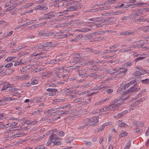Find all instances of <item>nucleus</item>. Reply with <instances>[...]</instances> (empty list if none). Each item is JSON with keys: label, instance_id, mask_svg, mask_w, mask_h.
<instances>
[{"label": "nucleus", "instance_id": "nucleus-26", "mask_svg": "<svg viewBox=\"0 0 149 149\" xmlns=\"http://www.w3.org/2000/svg\"><path fill=\"white\" fill-rule=\"evenodd\" d=\"M17 6V3H15L14 4H13V5H12V6H10V8H12V9L13 10H12L13 11H14L15 10H16V8L15 9V8Z\"/></svg>", "mask_w": 149, "mask_h": 149}, {"label": "nucleus", "instance_id": "nucleus-58", "mask_svg": "<svg viewBox=\"0 0 149 149\" xmlns=\"http://www.w3.org/2000/svg\"><path fill=\"white\" fill-rule=\"evenodd\" d=\"M82 99L80 98H77V99L74 100V102H81Z\"/></svg>", "mask_w": 149, "mask_h": 149}, {"label": "nucleus", "instance_id": "nucleus-36", "mask_svg": "<svg viewBox=\"0 0 149 149\" xmlns=\"http://www.w3.org/2000/svg\"><path fill=\"white\" fill-rule=\"evenodd\" d=\"M25 135V134L24 133H18L17 134H16V136H15V137H21L22 136Z\"/></svg>", "mask_w": 149, "mask_h": 149}, {"label": "nucleus", "instance_id": "nucleus-62", "mask_svg": "<svg viewBox=\"0 0 149 149\" xmlns=\"http://www.w3.org/2000/svg\"><path fill=\"white\" fill-rule=\"evenodd\" d=\"M137 125H138L140 126L141 127L144 125L143 123L141 122H139L137 123Z\"/></svg>", "mask_w": 149, "mask_h": 149}, {"label": "nucleus", "instance_id": "nucleus-6", "mask_svg": "<svg viewBox=\"0 0 149 149\" xmlns=\"http://www.w3.org/2000/svg\"><path fill=\"white\" fill-rule=\"evenodd\" d=\"M70 107H69V109H68L67 110H62L61 111H59L58 113L57 112H54L52 113V114L51 115H52L53 116H54L55 115H56V114H57L58 115H62L63 114H67L69 113V109H70Z\"/></svg>", "mask_w": 149, "mask_h": 149}, {"label": "nucleus", "instance_id": "nucleus-46", "mask_svg": "<svg viewBox=\"0 0 149 149\" xmlns=\"http://www.w3.org/2000/svg\"><path fill=\"white\" fill-rule=\"evenodd\" d=\"M17 125V123H10V127H13L16 126Z\"/></svg>", "mask_w": 149, "mask_h": 149}, {"label": "nucleus", "instance_id": "nucleus-38", "mask_svg": "<svg viewBox=\"0 0 149 149\" xmlns=\"http://www.w3.org/2000/svg\"><path fill=\"white\" fill-rule=\"evenodd\" d=\"M35 149H45V148L43 146L40 145L36 147Z\"/></svg>", "mask_w": 149, "mask_h": 149}, {"label": "nucleus", "instance_id": "nucleus-8", "mask_svg": "<svg viewBox=\"0 0 149 149\" xmlns=\"http://www.w3.org/2000/svg\"><path fill=\"white\" fill-rule=\"evenodd\" d=\"M55 16V15L54 14H51L50 13L45 14L43 16L44 19H49Z\"/></svg>", "mask_w": 149, "mask_h": 149}, {"label": "nucleus", "instance_id": "nucleus-31", "mask_svg": "<svg viewBox=\"0 0 149 149\" xmlns=\"http://www.w3.org/2000/svg\"><path fill=\"white\" fill-rule=\"evenodd\" d=\"M121 103H117L116 104H115L112 106V108H118L121 105Z\"/></svg>", "mask_w": 149, "mask_h": 149}, {"label": "nucleus", "instance_id": "nucleus-37", "mask_svg": "<svg viewBox=\"0 0 149 149\" xmlns=\"http://www.w3.org/2000/svg\"><path fill=\"white\" fill-rule=\"evenodd\" d=\"M145 58V57H139V58H136V59H135L134 61L135 62H137V61H138L140 60H141Z\"/></svg>", "mask_w": 149, "mask_h": 149}, {"label": "nucleus", "instance_id": "nucleus-7", "mask_svg": "<svg viewBox=\"0 0 149 149\" xmlns=\"http://www.w3.org/2000/svg\"><path fill=\"white\" fill-rule=\"evenodd\" d=\"M78 5L77 4V5L72 6L70 7H68V8L67 9L66 11H73L77 10L79 8Z\"/></svg>", "mask_w": 149, "mask_h": 149}, {"label": "nucleus", "instance_id": "nucleus-19", "mask_svg": "<svg viewBox=\"0 0 149 149\" xmlns=\"http://www.w3.org/2000/svg\"><path fill=\"white\" fill-rule=\"evenodd\" d=\"M105 37H104L101 36L99 38H96L94 39L95 41H100L104 39Z\"/></svg>", "mask_w": 149, "mask_h": 149}, {"label": "nucleus", "instance_id": "nucleus-28", "mask_svg": "<svg viewBox=\"0 0 149 149\" xmlns=\"http://www.w3.org/2000/svg\"><path fill=\"white\" fill-rule=\"evenodd\" d=\"M84 123L85 124L84 125H83L82 126H81V127H80L79 129H81V128H84L86 127H89V125L87 123H85V122L84 121Z\"/></svg>", "mask_w": 149, "mask_h": 149}, {"label": "nucleus", "instance_id": "nucleus-24", "mask_svg": "<svg viewBox=\"0 0 149 149\" xmlns=\"http://www.w3.org/2000/svg\"><path fill=\"white\" fill-rule=\"evenodd\" d=\"M95 63H98V61H94V60H90L89 61V65H92Z\"/></svg>", "mask_w": 149, "mask_h": 149}, {"label": "nucleus", "instance_id": "nucleus-3", "mask_svg": "<svg viewBox=\"0 0 149 149\" xmlns=\"http://www.w3.org/2000/svg\"><path fill=\"white\" fill-rule=\"evenodd\" d=\"M59 137H58L57 135L54 134H52L49 137V139L47 142V143L48 144V145L52 143V142L54 141H59Z\"/></svg>", "mask_w": 149, "mask_h": 149}, {"label": "nucleus", "instance_id": "nucleus-18", "mask_svg": "<svg viewBox=\"0 0 149 149\" xmlns=\"http://www.w3.org/2000/svg\"><path fill=\"white\" fill-rule=\"evenodd\" d=\"M141 82L144 84H149V79H146L141 80Z\"/></svg>", "mask_w": 149, "mask_h": 149}, {"label": "nucleus", "instance_id": "nucleus-56", "mask_svg": "<svg viewBox=\"0 0 149 149\" xmlns=\"http://www.w3.org/2000/svg\"><path fill=\"white\" fill-rule=\"evenodd\" d=\"M11 3V1H9L8 2H6L5 3V6L6 7L8 6L9 5H10Z\"/></svg>", "mask_w": 149, "mask_h": 149}, {"label": "nucleus", "instance_id": "nucleus-57", "mask_svg": "<svg viewBox=\"0 0 149 149\" xmlns=\"http://www.w3.org/2000/svg\"><path fill=\"white\" fill-rule=\"evenodd\" d=\"M104 128V125H102L100 127L99 129L98 132L101 131L103 130Z\"/></svg>", "mask_w": 149, "mask_h": 149}, {"label": "nucleus", "instance_id": "nucleus-54", "mask_svg": "<svg viewBox=\"0 0 149 149\" xmlns=\"http://www.w3.org/2000/svg\"><path fill=\"white\" fill-rule=\"evenodd\" d=\"M85 143L87 145L89 146H91L92 145L91 143L89 141H84Z\"/></svg>", "mask_w": 149, "mask_h": 149}, {"label": "nucleus", "instance_id": "nucleus-44", "mask_svg": "<svg viewBox=\"0 0 149 149\" xmlns=\"http://www.w3.org/2000/svg\"><path fill=\"white\" fill-rule=\"evenodd\" d=\"M127 133L126 132L124 131L121 133L120 136L121 137H123L127 135Z\"/></svg>", "mask_w": 149, "mask_h": 149}, {"label": "nucleus", "instance_id": "nucleus-29", "mask_svg": "<svg viewBox=\"0 0 149 149\" xmlns=\"http://www.w3.org/2000/svg\"><path fill=\"white\" fill-rule=\"evenodd\" d=\"M78 56L79 57H74V59H78V60L81 59H82V57L81 56L82 55V54L81 53H78Z\"/></svg>", "mask_w": 149, "mask_h": 149}, {"label": "nucleus", "instance_id": "nucleus-59", "mask_svg": "<svg viewBox=\"0 0 149 149\" xmlns=\"http://www.w3.org/2000/svg\"><path fill=\"white\" fill-rule=\"evenodd\" d=\"M145 99V97H144L142 98L141 99H140L137 100V101H138L139 103H140L141 102L144 101Z\"/></svg>", "mask_w": 149, "mask_h": 149}, {"label": "nucleus", "instance_id": "nucleus-42", "mask_svg": "<svg viewBox=\"0 0 149 149\" xmlns=\"http://www.w3.org/2000/svg\"><path fill=\"white\" fill-rule=\"evenodd\" d=\"M73 67V66H72ZM81 67V66L80 65H76L74 66L72 68L73 69H75L76 70H77L78 69H79Z\"/></svg>", "mask_w": 149, "mask_h": 149}, {"label": "nucleus", "instance_id": "nucleus-13", "mask_svg": "<svg viewBox=\"0 0 149 149\" xmlns=\"http://www.w3.org/2000/svg\"><path fill=\"white\" fill-rule=\"evenodd\" d=\"M117 125L120 127H125L126 124L123 123L122 122V121H118L117 122Z\"/></svg>", "mask_w": 149, "mask_h": 149}, {"label": "nucleus", "instance_id": "nucleus-15", "mask_svg": "<svg viewBox=\"0 0 149 149\" xmlns=\"http://www.w3.org/2000/svg\"><path fill=\"white\" fill-rule=\"evenodd\" d=\"M128 98V97H126L124 98H120L118 99V103H121V104H122L123 103V101L124 100H125L127 99Z\"/></svg>", "mask_w": 149, "mask_h": 149}, {"label": "nucleus", "instance_id": "nucleus-23", "mask_svg": "<svg viewBox=\"0 0 149 149\" xmlns=\"http://www.w3.org/2000/svg\"><path fill=\"white\" fill-rule=\"evenodd\" d=\"M47 91H50L51 92H56L57 91V89L55 88H48L46 90Z\"/></svg>", "mask_w": 149, "mask_h": 149}, {"label": "nucleus", "instance_id": "nucleus-14", "mask_svg": "<svg viewBox=\"0 0 149 149\" xmlns=\"http://www.w3.org/2000/svg\"><path fill=\"white\" fill-rule=\"evenodd\" d=\"M110 8V7L109 6H104L103 7H100L99 8H98L97 9V11H98L99 10H107L109 9Z\"/></svg>", "mask_w": 149, "mask_h": 149}, {"label": "nucleus", "instance_id": "nucleus-2", "mask_svg": "<svg viewBox=\"0 0 149 149\" xmlns=\"http://www.w3.org/2000/svg\"><path fill=\"white\" fill-rule=\"evenodd\" d=\"M99 117H94L91 118H87L84 120L85 123L87 124L89 126H94L97 122L99 121Z\"/></svg>", "mask_w": 149, "mask_h": 149}, {"label": "nucleus", "instance_id": "nucleus-25", "mask_svg": "<svg viewBox=\"0 0 149 149\" xmlns=\"http://www.w3.org/2000/svg\"><path fill=\"white\" fill-rule=\"evenodd\" d=\"M138 9L135 10L134 11V14L135 15V16H138L140 15L139 13Z\"/></svg>", "mask_w": 149, "mask_h": 149}, {"label": "nucleus", "instance_id": "nucleus-47", "mask_svg": "<svg viewBox=\"0 0 149 149\" xmlns=\"http://www.w3.org/2000/svg\"><path fill=\"white\" fill-rule=\"evenodd\" d=\"M118 99L114 100L111 102V104L112 105H113L114 104H115L116 103L117 104L118 102Z\"/></svg>", "mask_w": 149, "mask_h": 149}, {"label": "nucleus", "instance_id": "nucleus-11", "mask_svg": "<svg viewBox=\"0 0 149 149\" xmlns=\"http://www.w3.org/2000/svg\"><path fill=\"white\" fill-rule=\"evenodd\" d=\"M128 113V111L127 110H125L121 112L120 113H118V115L116 116L117 118H120L122 117L124 114L127 113Z\"/></svg>", "mask_w": 149, "mask_h": 149}, {"label": "nucleus", "instance_id": "nucleus-48", "mask_svg": "<svg viewBox=\"0 0 149 149\" xmlns=\"http://www.w3.org/2000/svg\"><path fill=\"white\" fill-rule=\"evenodd\" d=\"M110 1H109V0H108L107 1H106V2H104L103 3V4H102L101 5H102V6H103V5L107 6L108 5H110Z\"/></svg>", "mask_w": 149, "mask_h": 149}, {"label": "nucleus", "instance_id": "nucleus-41", "mask_svg": "<svg viewBox=\"0 0 149 149\" xmlns=\"http://www.w3.org/2000/svg\"><path fill=\"white\" fill-rule=\"evenodd\" d=\"M27 68L25 67H23L21 70V73L22 74L24 72L27 71Z\"/></svg>", "mask_w": 149, "mask_h": 149}, {"label": "nucleus", "instance_id": "nucleus-30", "mask_svg": "<svg viewBox=\"0 0 149 149\" xmlns=\"http://www.w3.org/2000/svg\"><path fill=\"white\" fill-rule=\"evenodd\" d=\"M108 71L111 74H115L116 73V72H115V71H116V70H114L113 68H111Z\"/></svg>", "mask_w": 149, "mask_h": 149}, {"label": "nucleus", "instance_id": "nucleus-5", "mask_svg": "<svg viewBox=\"0 0 149 149\" xmlns=\"http://www.w3.org/2000/svg\"><path fill=\"white\" fill-rule=\"evenodd\" d=\"M48 9V7L47 6H44L42 5H38L35 7L33 9V10H39L40 11H45Z\"/></svg>", "mask_w": 149, "mask_h": 149}, {"label": "nucleus", "instance_id": "nucleus-27", "mask_svg": "<svg viewBox=\"0 0 149 149\" xmlns=\"http://www.w3.org/2000/svg\"><path fill=\"white\" fill-rule=\"evenodd\" d=\"M53 144L54 145H60L61 144V143L60 141H59V140L58 141V140H56V141H53Z\"/></svg>", "mask_w": 149, "mask_h": 149}, {"label": "nucleus", "instance_id": "nucleus-45", "mask_svg": "<svg viewBox=\"0 0 149 149\" xmlns=\"http://www.w3.org/2000/svg\"><path fill=\"white\" fill-rule=\"evenodd\" d=\"M13 65L12 63H8L6 64V65H5V67L6 68H10L11 66H12Z\"/></svg>", "mask_w": 149, "mask_h": 149}, {"label": "nucleus", "instance_id": "nucleus-53", "mask_svg": "<svg viewBox=\"0 0 149 149\" xmlns=\"http://www.w3.org/2000/svg\"><path fill=\"white\" fill-rule=\"evenodd\" d=\"M13 33V31H11L10 32H9V33H8V34H7L6 35V37L10 36H11L12 35V34Z\"/></svg>", "mask_w": 149, "mask_h": 149}, {"label": "nucleus", "instance_id": "nucleus-10", "mask_svg": "<svg viewBox=\"0 0 149 149\" xmlns=\"http://www.w3.org/2000/svg\"><path fill=\"white\" fill-rule=\"evenodd\" d=\"M136 79H134L130 82H129L128 83L125 85H124L123 86L124 88V89H126L128 87H129L131 85H132L135 83L136 81Z\"/></svg>", "mask_w": 149, "mask_h": 149}, {"label": "nucleus", "instance_id": "nucleus-1", "mask_svg": "<svg viewBox=\"0 0 149 149\" xmlns=\"http://www.w3.org/2000/svg\"><path fill=\"white\" fill-rule=\"evenodd\" d=\"M69 3L67 2L61 1L60 2L59 4H57L55 6V7L59 8V10L62 11V12H60V13H65L67 11V9L68 8V5L69 4Z\"/></svg>", "mask_w": 149, "mask_h": 149}, {"label": "nucleus", "instance_id": "nucleus-50", "mask_svg": "<svg viewBox=\"0 0 149 149\" xmlns=\"http://www.w3.org/2000/svg\"><path fill=\"white\" fill-rule=\"evenodd\" d=\"M132 64V63L130 62H127L125 64V65L126 66H130Z\"/></svg>", "mask_w": 149, "mask_h": 149}, {"label": "nucleus", "instance_id": "nucleus-21", "mask_svg": "<svg viewBox=\"0 0 149 149\" xmlns=\"http://www.w3.org/2000/svg\"><path fill=\"white\" fill-rule=\"evenodd\" d=\"M121 70H121L120 71L118 72V74H120V73H123L124 74H125L126 73V72H127V69H123L122 68Z\"/></svg>", "mask_w": 149, "mask_h": 149}, {"label": "nucleus", "instance_id": "nucleus-20", "mask_svg": "<svg viewBox=\"0 0 149 149\" xmlns=\"http://www.w3.org/2000/svg\"><path fill=\"white\" fill-rule=\"evenodd\" d=\"M143 132V130L141 129H140L139 128L135 129L134 130V132H136L139 134H140Z\"/></svg>", "mask_w": 149, "mask_h": 149}, {"label": "nucleus", "instance_id": "nucleus-63", "mask_svg": "<svg viewBox=\"0 0 149 149\" xmlns=\"http://www.w3.org/2000/svg\"><path fill=\"white\" fill-rule=\"evenodd\" d=\"M28 75H23L22 77H20V79L22 80L25 79L26 78H27V77H28Z\"/></svg>", "mask_w": 149, "mask_h": 149}, {"label": "nucleus", "instance_id": "nucleus-61", "mask_svg": "<svg viewBox=\"0 0 149 149\" xmlns=\"http://www.w3.org/2000/svg\"><path fill=\"white\" fill-rule=\"evenodd\" d=\"M61 72H57V71H55L54 72V73L57 75V76L59 77V78L61 77V76H60V75H61L60 73Z\"/></svg>", "mask_w": 149, "mask_h": 149}, {"label": "nucleus", "instance_id": "nucleus-9", "mask_svg": "<svg viewBox=\"0 0 149 149\" xmlns=\"http://www.w3.org/2000/svg\"><path fill=\"white\" fill-rule=\"evenodd\" d=\"M137 21L138 22H147V23L149 22V19L143 18V16L141 17L139 19H137Z\"/></svg>", "mask_w": 149, "mask_h": 149}, {"label": "nucleus", "instance_id": "nucleus-32", "mask_svg": "<svg viewBox=\"0 0 149 149\" xmlns=\"http://www.w3.org/2000/svg\"><path fill=\"white\" fill-rule=\"evenodd\" d=\"M97 73V72H94V73H91L88 74V76L91 77H93L95 76H97L98 75Z\"/></svg>", "mask_w": 149, "mask_h": 149}, {"label": "nucleus", "instance_id": "nucleus-35", "mask_svg": "<svg viewBox=\"0 0 149 149\" xmlns=\"http://www.w3.org/2000/svg\"><path fill=\"white\" fill-rule=\"evenodd\" d=\"M139 104L138 101H136L134 102L131 104V106L133 107L138 105Z\"/></svg>", "mask_w": 149, "mask_h": 149}, {"label": "nucleus", "instance_id": "nucleus-51", "mask_svg": "<svg viewBox=\"0 0 149 149\" xmlns=\"http://www.w3.org/2000/svg\"><path fill=\"white\" fill-rule=\"evenodd\" d=\"M113 90L111 89H108L106 91V92L108 94L110 93L113 92Z\"/></svg>", "mask_w": 149, "mask_h": 149}, {"label": "nucleus", "instance_id": "nucleus-55", "mask_svg": "<svg viewBox=\"0 0 149 149\" xmlns=\"http://www.w3.org/2000/svg\"><path fill=\"white\" fill-rule=\"evenodd\" d=\"M147 28V27L146 26H143V27H139L138 28V29L140 30H146V29Z\"/></svg>", "mask_w": 149, "mask_h": 149}, {"label": "nucleus", "instance_id": "nucleus-33", "mask_svg": "<svg viewBox=\"0 0 149 149\" xmlns=\"http://www.w3.org/2000/svg\"><path fill=\"white\" fill-rule=\"evenodd\" d=\"M129 93L128 90H126L123 92L121 93L122 97H124L128 93Z\"/></svg>", "mask_w": 149, "mask_h": 149}, {"label": "nucleus", "instance_id": "nucleus-22", "mask_svg": "<svg viewBox=\"0 0 149 149\" xmlns=\"http://www.w3.org/2000/svg\"><path fill=\"white\" fill-rule=\"evenodd\" d=\"M85 71L84 70H80L79 71V74L80 75H82V77H85V75L84 74H85Z\"/></svg>", "mask_w": 149, "mask_h": 149}, {"label": "nucleus", "instance_id": "nucleus-40", "mask_svg": "<svg viewBox=\"0 0 149 149\" xmlns=\"http://www.w3.org/2000/svg\"><path fill=\"white\" fill-rule=\"evenodd\" d=\"M3 100L6 101H9L11 100L12 98L9 97H4Z\"/></svg>", "mask_w": 149, "mask_h": 149}, {"label": "nucleus", "instance_id": "nucleus-64", "mask_svg": "<svg viewBox=\"0 0 149 149\" xmlns=\"http://www.w3.org/2000/svg\"><path fill=\"white\" fill-rule=\"evenodd\" d=\"M100 110H94L92 112V113L93 114H96L97 113H98V112H100Z\"/></svg>", "mask_w": 149, "mask_h": 149}, {"label": "nucleus", "instance_id": "nucleus-16", "mask_svg": "<svg viewBox=\"0 0 149 149\" xmlns=\"http://www.w3.org/2000/svg\"><path fill=\"white\" fill-rule=\"evenodd\" d=\"M57 134L60 136H63L64 135V133L62 131H57Z\"/></svg>", "mask_w": 149, "mask_h": 149}, {"label": "nucleus", "instance_id": "nucleus-52", "mask_svg": "<svg viewBox=\"0 0 149 149\" xmlns=\"http://www.w3.org/2000/svg\"><path fill=\"white\" fill-rule=\"evenodd\" d=\"M61 109L62 107H55L53 109L54 111H55L57 110V111H59V109Z\"/></svg>", "mask_w": 149, "mask_h": 149}, {"label": "nucleus", "instance_id": "nucleus-4", "mask_svg": "<svg viewBox=\"0 0 149 149\" xmlns=\"http://www.w3.org/2000/svg\"><path fill=\"white\" fill-rule=\"evenodd\" d=\"M137 84H134L133 86L131 87L128 90L129 93H134L136 92L140 89V88H137Z\"/></svg>", "mask_w": 149, "mask_h": 149}, {"label": "nucleus", "instance_id": "nucleus-12", "mask_svg": "<svg viewBox=\"0 0 149 149\" xmlns=\"http://www.w3.org/2000/svg\"><path fill=\"white\" fill-rule=\"evenodd\" d=\"M91 29H88L87 28H85L83 29H78L77 30H75L76 31H78L81 32H87L90 30H91Z\"/></svg>", "mask_w": 149, "mask_h": 149}, {"label": "nucleus", "instance_id": "nucleus-34", "mask_svg": "<svg viewBox=\"0 0 149 149\" xmlns=\"http://www.w3.org/2000/svg\"><path fill=\"white\" fill-rule=\"evenodd\" d=\"M113 13L114 15H118L121 14L123 13L121 11H117L113 12Z\"/></svg>", "mask_w": 149, "mask_h": 149}, {"label": "nucleus", "instance_id": "nucleus-60", "mask_svg": "<svg viewBox=\"0 0 149 149\" xmlns=\"http://www.w3.org/2000/svg\"><path fill=\"white\" fill-rule=\"evenodd\" d=\"M38 49H43L44 48L43 45L42 43H41L39 45H38Z\"/></svg>", "mask_w": 149, "mask_h": 149}, {"label": "nucleus", "instance_id": "nucleus-43", "mask_svg": "<svg viewBox=\"0 0 149 149\" xmlns=\"http://www.w3.org/2000/svg\"><path fill=\"white\" fill-rule=\"evenodd\" d=\"M89 20H90V21H93L95 20V21L93 22V24H96L97 23L96 22H98L97 21V18H91L89 19Z\"/></svg>", "mask_w": 149, "mask_h": 149}, {"label": "nucleus", "instance_id": "nucleus-39", "mask_svg": "<svg viewBox=\"0 0 149 149\" xmlns=\"http://www.w3.org/2000/svg\"><path fill=\"white\" fill-rule=\"evenodd\" d=\"M8 87H7L6 86V85H4L3 86V87L1 89V91H6L8 89Z\"/></svg>", "mask_w": 149, "mask_h": 149}, {"label": "nucleus", "instance_id": "nucleus-17", "mask_svg": "<svg viewBox=\"0 0 149 149\" xmlns=\"http://www.w3.org/2000/svg\"><path fill=\"white\" fill-rule=\"evenodd\" d=\"M144 74V73H143L139 71H135L133 75L135 76H139V75H142Z\"/></svg>", "mask_w": 149, "mask_h": 149}, {"label": "nucleus", "instance_id": "nucleus-49", "mask_svg": "<svg viewBox=\"0 0 149 149\" xmlns=\"http://www.w3.org/2000/svg\"><path fill=\"white\" fill-rule=\"evenodd\" d=\"M139 70L143 72H145L146 73H148V72L147 71L145 70V69H143V68H139L138 69Z\"/></svg>", "mask_w": 149, "mask_h": 149}]
</instances>
